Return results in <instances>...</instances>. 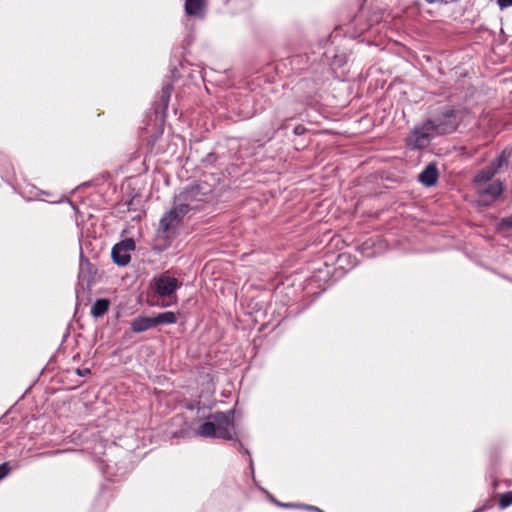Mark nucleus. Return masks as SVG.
Returning a JSON list of instances; mask_svg holds the SVG:
<instances>
[{"label": "nucleus", "instance_id": "f257e3e1", "mask_svg": "<svg viewBox=\"0 0 512 512\" xmlns=\"http://www.w3.org/2000/svg\"><path fill=\"white\" fill-rule=\"evenodd\" d=\"M461 121L459 111L451 108H443L434 118H429L430 127L435 135H445L454 132Z\"/></svg>", "mask_w": 512, "mask_h": 512}, {"label": "nucleus", "instance_id": "f03ea898", "mask_svg": "<svg viewBox=\"0 0 512 512\" xmlns=\"http://www.w3.org/2000/svg\"><path fill=\"white\" fill-rule=\"evenodd\" d=\"M209 192V186L206 184L191 185L176 195L174 202L185 205L184 208L189 213L198 209L199 204L207 200Z\"/></svg>", "mask_w": 512, "mask_h": 512}, {"label": "nucleus", "instance_id": "7ed1b4c3", "mask_svg": "<svg viewBox=\"0 0 512 512\" xmlns=\"http://www.w3.org/2000/svg\"><path fill=\"white\" fill-rule=\"evenodd\" d=\"M430 125L431 124L426 122V120L415 125L410 134L405 139L406 147L410 150L426 149L435 136L434 132L430 128Z\"/></svg>", "mask_w": 512, "mask_h": 512}, {"label": "nucleus", "instance_id": "20e7f679", "mask_svg": "<svg viewBox=\"0 0 512 512\" xmlns=\"http://www.w3.org/2000/svg\"><path fill=\"white\" fill-rule=\"evenodd\" d=\"M208 419L216 423V434L218 438L234 440V410L227 412H215L208 416Z\"/></svg>", "mask_w": 512, "mask_h": 512}, {"label": "nucleus", "instance_id": "39448f33", "mask_svg": "<svg viewBox=\"0 0 512 512\" xmlns=\"http://www.w3.org/2000/svg\"><path fill=\"white\" fill-rule=\"evenodd\" d=\"M184 207L186 206L175 202L173 208L161 217L159 222V232L167 234L180 225L184 216L188 214Z\"/></svg>", "mask_w": 512, "mask_h": 512}, {"label": "nucleus", "instance_id": "423d86ee", "mask_svg": "<svg viewBox=\"0 0 512 512\" xmlns=\"http://www.w3.org/2000/svg\"><path fill=\"white\" fill-rule=\"evenodd\" d=\"M135 249V242L133 239L128 238L115 244L111 250V257L115 264L118 266H126L130 260V252Z\"/></svg>", "mask_w": 512, "mask_h": 512}, {"label": "nucleus", "instance_id": "0eeeda50", "mask_svg": "<svg viewBox=\"0 0 512 512\" xmlns=\"http://www.w3.org/2000/svg\"><path fill=\"white\" fill-rule=\"evenodd\" d=\"M179 281L175 277H171L167 274H161L154 280V289L156 293L161 297H168L173 294L179 287Z\"/></svg>", "mask_w": 512, "mask_h": 512}, {"label": "nucleus", "instance_id": "6e6552de", "mask_svg": "<svg viewBox=\"0 0 512 512\" xmlns=\"http://www.w3.org/2000/svg\"><path fill=\"white\" fill-rule=\"evenodd\" d=\"M502 191V183L499 181L493 182L479 190V200L482 204L489 205L501 195Z\"/></svg>", "mask_w": 512, "mask_h": 512}, {"label": "nucleus", "instance_id": "1a4fd4ad", "mask_svg": "<svg viewBox=\"0 0 512 512\" xmlns=\"http://www.w3.org/2000/svg\"><path fill=\"white\" fill-rule=\"evenodd\" d=\"M96 273L97 269L95 268V266L81 254L78 273L79 280L82 282H86L87 285H89L90 283L95 281Z\"/></svg>", "mask_w": 512, "mask_h": 512}, {"label": "nucleus", "instance_id": "9d476101", "mask_svg": "<svg viewBox=\"0 0 512 512\" xmlns=\"http://www.w3.org/2000/svg\"><path fill=\"white\" fill-rule=\"evenodd\" d=\"M438 169L434 163L428 164L425 169L419 174L418 180L426 187H432L438 180Z\"/></svg>", "mask_w": 512, "mask_h": 512}, {"label": "nucleus", "instance_id": "9b49d317", "mask_svg": "<svg viewBox=\"0 0 512 512\" xmlns=\"http://www.w3.org/2000/svg\"><path fill=\"white\" fill-rule=\"evenodd\" d=\"M153 327H155L153 317L138 316L131 322V330L134 333L145 332Z\"/></svg>", "mask_w": 512, "mask_h": 512}, {"label": "nucleus", "instance_id": "f8f14e48", "mask_svg": "<svg viewBox=\"0 0 512 512\" xmlns=\"http://www.w3.org/2000/svg\"><path fill=\"white\" fill-rule=\"evenodd\" d=\"M204 8V0H185V12L189 16L203 17Z\"/></svg>", "mask_w": 512, "mask_h": 512}, {"label": "nucleus", "instance_id": "ddd939ff", "mask_svg": "<svg viewBox=\"0 0 512 512\" xmlns=\"http://www.w3.org/2000/svg\"><path fill=\"white\" fill-rule=\"evenodd\" d=\"M172 90H173V87H172L171 82L168 81L163 84L161 93H160L158 101H157L158 107L163 112H165L168 108Z\"/></svg>", "mask_w": 512, "mask_h": 512}, {"label": "nucleus", "instance_id": "4468645a", "mask_svg": "<svg viewBox=\"0 0 512 512\" xmlns=\"http://www.w3.org/2000/svg\"><path fill=\"white\" fill-rule=\"evenodd\" d=\"M196 434L203 438L217 437L216 434V423L214 420L207 418V421L202 423L196 430Z\"/></svg>", "mask_w": 512, "mask_h": 512}, {"label": "nucleus", "instance_id": "2eb2a0df", "mask_svg": "<svg viewBox=\"0 0 512 512\" xmlns=\"http://www.w3.org/2000/svg\"><path fill=\"white\" fill-rule=\"evenodd\" d=\"M110 306V302L108 299H97L91 308V314L95 318L102 317L107 313Z\"/></svg>", "mask_w": 512, "mask_h": 512}, {"label": "nucleus", "instance_id": "dca6fc26", "mask_svg": "<svg viewBox=\"0 0 512 512\" xmlns=\"http://www.w3.org/2000/svg\"><path fill=\"white\" fill-rule=\"evenodd\" d=\"M155 326L161 324H174L177 322L178 317L177 314L172 311H166L163 313H159L157 316L153 317Z\"/></svg>", "mask_w": 512, "mask_h": 512}, {"label": "nucleus", "instance_id": "f3484780", "mask_svg": "<svg viewBox=\"0 0 512 512\" xmlns=\"http://www.w3.org/2000/svg\"><path fill=\"white\" fill-rule=\"evenodd\" d=\"M495 175L496 173L489 166H486L475 175L474 182L476 184H484L489 182Z\"/></svg>", "mask_w": 512, "mask_h": 512}, {"label": "nucleus", "instance_id": "a211bd4d", "mask_svg": "<svg viewBox=\"0 0 512 512\" xmlns=\"http://www.w3.org/2000/svg\"><path fill=\"white\" fill-rule=\"evenodd\" d=\"M505 163H507V157L505 153L502 152L498 157L491 161V163L488 166L490 167V169L494 171V173L497 174V172Z\"/></svg>", "mask_w": 512, "mask_h": 512}, {"label": "nucleus", "instance_id": "6ab92c4d", "mask_svg": "<svg viewBox=\"0 0 512 512\" xmlns=\"http://www.w3.org/2000/svg\"><path fill=\"white\" fill-rule=\"evenodd\" d=\"M499 507L506 509L512 505V491L499 494Z\"/></svg>", "mask_w": 512, "mask_h": 512}, {"label": "nucleus", "instance_id": "aec40b11", "mask_svg": "<svg viewBox=\"0 0 512 512\" xmlns=\"http://www.w3.org/2000/svg\"><path fill=\"white\" fill-rule=\"evenodd\" d=\"M9 471L10 468L7 462L0 464V480L5 478L9 474Z\"/></svg>", "mask_w": 512, "mask_h": 512}, {"label": "nucleus", "instance_id": "412c9836", "mask_svg": "<svg viewBox=\"0 0 512 512\" xmlns=\"http://www.w3.org/2000/svg\"><path fill=\"white\" fill-rule=\"evenodd\" d=\"M497 3L501 9L512 6V0H497Z\"/></svg>", "mask_w": 512, "mask_h": 512}, {"label": "nucleus", "instance_id": "4be33fe9", "mask_svg": "<svg viewBox=\"0 0 512 512\" xmlns=\"http://www.w3.org/2000/svg\"><path fill=\"white\" fill-rule=\"evenodd\" d=\"M75 372H76V374H77L78 376H81V377L87 376V375H89V374L91 373V371H90V369H89V368H83V369H81V368H77V369L75 370Z\"/></svg>", "mask_w": 512, "mask_h": 512}, {"label": "nucleus", "instance_id": "5701e85b", "mask_svg": "<svg viewBox=\"0 0 512 512\" xmlns=\"http://www.w3.org/2000/svg\"><path fill=\"white\" fill-rule=\"evenodd\" d=\"M502 224L505 227H507L509 229H512V214L509 217L503 218L502 219Z\"/></svg>", "mask_w": 512, "mask_h": 512}, {"label": "nucleus", "instance_id": "b1692460", "mask_svg": "<svg viewBox=\"0 0 512 512\" xmlns=\"http://www.w3.org/2000/svg\"><path fill=\"white\" fill-rule=\"evenodd\" d=\"M293 132L295 135H302L306 132V128L303 125H297Z\"/></svg>", "mask_w": 512, "mask_h": 512}, {"label": "nucleus", "instance_id": "393cba45", "mask_svg": "<svg viewBox=\"0 0 512 512\" xmlns=\"http://www.w3.org/2000/svg\"><path fill=\"white\" fill-rule=\"evenodd\" d=\"M253 112L250 110H241L239 111V116L242 118H251L253 116Z\"/></svg>", "mask_w": 512, "mask_h": 512}, {"label": "nucleus", "instance_id": "a878e982", "mask_svg": "<svg viewBox=\"0 0 512 512\" xmlns=\"http://www.w3.org/2000/svg\"><path fill=\"white\" fill-rule=\"evenodd\" d=\"M277 505L282 506V507H301V505H296V504H293V503L277 502Z\"/></svg>", "mask_w": 512, "mask_h": 512}, {"label": "nucleus", "instance_id": "bb28decb", "mask_svg": "<svg viewBox=\"0 0 512 512\" xmlns=\"http://www.w3.org/2000/svg\"><path fill=\"white\" fill-rule=\"evenodd\" d=\"M301 507L305 508L307 510L316 511V512H318V510H320L318 507L312 506V505H301Z\"/></svg>", "mask_w": 512, "mask_h": 512}, {"label": "nucleus", "instance_id": "cd10ccee", "mask_svg": "<svg viewBox=\"0 0 512 512\" xmlns=\"http://www.w3.org/2000/svg\"><path fill=\"white\" fill-rule=\"evenodd\" d=\"M428 4L445 3L446 0H425Z\"/></svg>", "mask_w": 512, "mask_h": 512}, {"label": "nucleus", "instance_id": "c85d7f7f", "mask_svg": "<svg viewBox=\"0 0 512 512\" xmlns=\"http://www.w3.org/2000/svg\"><path fill=\"white\" fill-rule=\"evenodd\" d=\"M483 510H484V508H479V509L474 510L473 512H481Z\"/></svg>", "mask_w": 512, "mask_h": 512}]
</instances>
